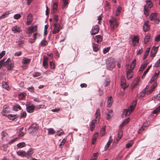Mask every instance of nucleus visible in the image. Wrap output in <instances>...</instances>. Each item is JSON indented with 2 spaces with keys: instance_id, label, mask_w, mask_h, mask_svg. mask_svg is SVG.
Returning a JSON list of instances; mask_svg holds the SVG:
<instances>
[{
  "instance_id": "1",
  "label": "nucleus",
  "mask_w": 160,
  "mask_h": 160,
  "mask_svg": "<svg viewBox=\"0 0 160 160\" xmlns=\"http://www.w3.org/2000/svg\"><path fill=\"white\" fill-rule=\"evenodd\" d=\"M54 28L52 31V33L55 34L59 32L60 29L63 28V26L58 22H54L53 24Z\"/></svg>"
},
{
  "instance_id": "2",
  "label": "nucleus",
  "mask_w": 160,
  "mask_h": 160,
  "mask_svg": "<svg viewBox=\"0 0 160 160\" xmlns=\"http://www.w3.org/2000/svg\"><path fill=\"white\" fill-rule=\"evenodd\" d=\"M110 27L111 29L113 31L114 30V26H118L119 24L118 22L117 19L116 18L114 17H111L109 21Z\"/></svg>"
},
{
  "instance_id": "3",
  "label": "nucleus",
  "mask_w": 160,
  "mask_h": 160,
  "mask_svg": "<svg viewBox=\"0 0 160 160\" xmlns=\"http://www.w3.org/2000/svg\"><path fill=\"white\" fill-rule=\"evenodd\" d=\"M95 116L96 117V120H93L92 121L91 124L95 125V123L97 122H98L100 118V112L99 109H98L96 112Z\"/></svg>"
},
{
  "instance_id": "4",
  "label": "nucleus",
  "mask_w": 160,
  "mask_h": 160,
  "mask_svg": "<svg viewBox=\"0 0 160 160\" xmlns=\"http://www.w3.org/2000/svg\"><path fill=\"white\" fill-rule=\"evenodd\" d=\"M37 125L36 124H33L28 129V132L32 134H35L37 130Z\"/></svg>"
},
{
  "instance_id": "5",
  "label": "nucleus",
  "mask_w": 160,
  "mask_h": 160,
  "mask_svg": "<svg viewBox=\"0 0 160 160\" xmlns=\"http://www.w3.org/2000/svg\"><path fill=\"white\" fill-rule=\"evenodd\" d=\"M133 109L134 107L133 105H131L129 108L128 110L127 109H124L122 112V117H123L124 115L125 117L129 115Z\"/></svg>"
},
{
  "instance_id": "6",
  "label": "nucleus",
  "mask_w": 160,
  "mask_h": 160,
  "mask_svg": "<svg viewBox=\"0 0 160 160\" xmlns=\"http://www.w3.org/2000/svg\"><path fill=\"white\" fill-rule=\"evenodd\" d=\"M99 30V27L98 25H95L92 28L91 31L92 35H95L97 33Z\"/></svg>"
},
{
  "instance_id": "7",
  "label": "nucleus",
  "mask_w": 160,
  "mask_h": 160,
  "mask_svg": "<svg viewBox=\"0 0 160 160\" xmlns=\"http://www.w3.org/2000/svg\"><path fill=\"white\" fill-rule=\"evenodd\" d=\"M33 152V149L32 148H30L27 152H25V157L29 158L31 157Z\"/></svg>"
},
{
  "instance_id": "8",
  "label": "nucleus",
  "mask_w": 160,
  "mask_h": 160,
  "mask_svg": "<svg viewBox=\"0 0 160 160\" xmlns=\"http://www.w3.org/2000/svg\"><path fill=\"white\" fill-rule=\"evenodd\" d=\"M48 58L47 57L45 56H43L42 65L45 69H47L48 68Z\"/></svg>"
},
{
  "instance_id": "9",
  "label": "nucleus",
  "mask_w": 160,
  "mask_h": 160,
  "mask_svg": "<svg viewBox=\"0 0 160 160\" xmlns=\"http://www.w3.org/2000/svg\"><path fill=\"white\" fill-rule=\"evenodd\" d=\"M158 47H155V46L153 47L151 50V56L152 57H154L155 56L157 52L158 51Z\"/></svg>"
},
{
  "instance_id": "10",
  "label": "nucleus",
  "mask_w": 160,
  "mask_h": 160,
  "mask_svg": "<svg viewBox=\"0 0 160 160\" xmlns=\"http://www.w3.org/2000/svg\"><path fill=\"white\" fill-rule=\"evenodd\" d=\"M12 30L14 33L19 32L21 31V28L17 25L13 27L12 28Z\"/></svg>"
},
{
  "instance_id": "11",
  "label": "nucleus",
  "mask_w": 160,
  "mask_h": 160,
  "mask_svg": "<svg viewBox=\"0 0 160 160\" xmlns=\"http://www.w3.org/2000/svg\"><path fill=\"white\" fill-rule=\"evenodd\" d=\"M139 42V39L138 36L134 37L132 39V43L134 46H137Z\"/></svg>"
},
{
  "instance_id": "12",
  "label": "nucleus",
  "mask_w": 160,
  "mask_h": 160,
  "mask_svg": "<svg viewBox=\"0 0 160 160\" xmlns=\"http://www.w3.org/2000/svg\"><path fill=\"white\" fill-rule=\"evenodd\" d=\"M127 78L129 79L131 78L133 76V73L132 70L128 69L126 71Z\"/></svg>"
},
{
  "instance_id": "13",
  "label": "nucleus",
  "mask_w": 160,
  "mask_h": 160,
  "mask_svg": "<svg viewBox=\"0 0 160 160\" xmlns=\"http://www.w3.org/2000/svg\"><path fill=\"white\" fill-rule=\"evenodd\" d=\"M157 86V83L156 82H155L151 87L150 89L149 90L148 94H149L151 93Z\"/></svg>"
},
{
  "instance_id": "14",
  "label": "nucleus",
  "mask_w": 160,
  "mask_h": 160,
  "mask_svg": "<svg viewBox=\"0 0 160 160\" xmlns=\"http://www.w3.org/2000/svg\"><path fill=\"white\" fill-rule=\"evenodd\" d=\"M35 107L33 104L28 106L27 108V111L29 113L32 112L34 111Z\"/></svg>"
},
{
  "instance_id": "15",
  "label": "nucleus",
  "mask_w": 160,
  "mask_h": 160,
  "mask_svg": "<svg viewBox=\"0 0 160 160\" xmlns=\"http://www.w3.org/2000/svg\"><path fill=\"white\" fill-rule=\"evenodd\" d=\"M32 16L31 14L29 13L27 17V21L26 24L28 25L30 24L32 22Z\"/></svg>"
},
{
  "instance_id": "16",
  "label": "nucleus",
  "mask_w": 160,
  "mask_h": 160,
  "mask_svg": "<svg viewBox=\"0 0 160 160\" xmlns=\"http://www.w3.org/2000/svg\"><path fill=\"white\" fill-rule=\"evenodd\" d=\"M113 99L112 96H110L108 97V101L107 102L108 106V107H110L112 105Z\"/></svg>"
},
{
  "instance_id": "17",
  "label": "nucleus",
  "mask_w": 160,
  "mask_h": 160,
  "mask_svg": "<svg viewBox=\"0 0 160 160\" xmlns=\"http://www.w3.org/2000/svg\"><path fill=\"white\" fill-rule=\"evenodd\" d=\"M94 39L96 40V42L98 43L101 42L102 40V36L100 35L96 36L95 37Z\"/></svg>"
},
{
  "instance_id": "18",
  "label": "nucleus",
  "mask_w": 160,
  "mask_h": 160,
  "mask_svg": "<svg viewBox=\"0 0 160 160\" xmlns=\"http://www.w3.org/2000/svg\"><path fill=\"white\" fill-rule=\"evenodd\" d=\"M37 26H34L32 27H30L28 29V32L29 34H31L33 32H34L36 30Z\"/></svg>"
},
{
  "instance_id": "19",
  "label": "nucleus",
  "mask_w": 160,
  "mask_h": 160,
  "mask_svg": "<svg viewBox=\"0 0 160 160\" xmlns=\"http://www.w3.org/2000/svg\"><path fill=\"white\" fill-rule=\"evenodd\" d=\"M143 28L144 31L146 32L147 31L149 28V26L148 23V22H144L143 26Z\"/></svg>"
},
{
  "instance_id": "20",
  "label": "nucleus",
  "mask_w": 160,
  "mask_h": 160,
  "mask_svg": "<svg viewBox=\"0 0 160 160\" xmlns=\"http://www.w3.org/2000/svg\"><path fill=\"white\" fill-rule=\"evenodd\" d=\"M122 136V129H120L119 130L118 132V138L117 139V141H118L120 139Z\"/></svg>"
},
{
  "instance_id": "21",
  "label": "nucleus",
  "mask_w": 160,
  "mask_h": 160,
  "mask_svg": "<svg viewBox=\"0 0 160 160\" xmlns=\"http://www.w3.org/2000/svg\"><path fill=\"white\" fill-rule=\"evenodd\" d=\"M148 63L146 61L144 62L141 65L139 71H142L147 66Z\"/></svg>"
},
{
  "instance_id": "22",
  "label": "nucleus",
  "mask_w": 160,
  "mask_h": 160,
  "mask_svg": "<svg viewBox=\"0 0 160 160\" xmlns=\"http://www.w3.org/2000/svg\"><path fill=\"white\" fill-rule=\"evenodd\" d=\"M157 16V14L156 13H152L150 15L149 18L150 20L152 21L156 18Z\"/></svg>"
},
{
  "instance_id": "23",
  "label": "nucleus",
  "mask_w": 160,
  "mask_h": 160,
  "mask_svg": "<svg viewBox=\"0 0 160 160\" xmlns=\"http://www.w3.org/2000/svg\"><path fill=\"white\" fill-rule=\"evenodd\" d=\"M112 111L111 110H110L107 114V118L108 120L110 119L113 116Z\"/></svg>"
},
{
  "instance_id": "24",
  "label": "nucleus",
  "mask_w": 160,
  "mask_h": 160,
  "mask_svg": "<svg viewBox=\"0 0 160 160\" xmlns=\"http://www.w3.org/2000/svg\"><path fill=\"white\" fill-rule=\"evenodd\" d=\"M14 66L13 63L10 62L9 64H8L7 66V69L8 70H12Z\"/></svg>"
},
{
  "instance_id": "25",
  "label": "nucleus",
  "mask_w": 160,
  "mask_h": 160,
  "mask_svg": "<svg viewBox=\"0 0 160 160\" xmlns=\"http://www.w3.org/2000/svg\"><path fill=\"white\" fill-rule=\"evenodd\" d=\"M144 13L146 16H148L149 14L148 7L146 5H145L144 7Z\"/></svg>"
},
{
  "instance_id": "26",
  "label": "nucleus",
  "mask_w": 160,
  "mask_h": 160,
  "mask_svg": "<svg viewBox=\"0 0 160 160\" xmlns=\"http://www.w3.org/2000/svg\"><path fill=\"white\" fill-rule=\"evenodd\" d=\"M58 6V4L57 3L55 2L53 4L52 8L53 13H55L57 11Z\"/></svg>"
},
{
  "instance_id": "27",
  "label": "nucleus",
  "mask_w": 160,
  "mask_h": 160,
  "mask_svg": "<svg viewBox=\"0 0 160 160\" xmlns=\"http://www.w3.org/2000/svg\"><path fill=\"white\" fill-rule=\"evenodd\" d=\"M8 117L10 120H13L17 118L18 116L17 115L9 114L8 115Z\"/></svg>"
},
{
  "instance_id": "28",
  "label": "nucleus",
  "mask_w": 160,
  "mask_h": 160,
  "mask_svg": "<svg viewBox=\"0 0 160 160\" xmlns=\"http://www.w3.org/2000/svg\"><path fill=\"white\" fill-rule=\"evenodd\" d=\"M151 67V65H150L149 66H148V68L146 69L144 71V72L143 75L142 77V79H143L145 76L146 74H147V73L149 71V69Z\"/></svg>"
},
{
  "instance_id": "29",
  "label": "nucleus",
  "mask_w": 160,
  "mask_h": 160,
  "mask_svg": "<svg viewBox=\"0 0 160 160\" xmlns=\"http://www.w3.org/2000/svg\"><path fill=\"white\" fill-rule=\"evenodd\" d=\"M17 154L19 156L22 157H25V152L24 151H17Z\"/></svg>"
},
{
  "instance_id": "30",
  "label": "nucleus",
  "mask_w": 160,
  "mask_h": 160,
  "mask_svg": "<svg viewBox=\"0 0 160 160\" xmlns=\"http://www.w3.org/2000/svg\"><path fill=\"white\" fill-rule=\"evenodd\" d=\"M105 128L106 126H103L100 132V134L101 135V136H103L105 135Z\"/></svg>"
},
{
  "instance_id": "31",
  "label": "nucleus",
  "mask_w": 160,
  "mask_h": 160,
  "mask_svg": "<svg viewBox=\"0 0 160 160\" xmlns=\"http://www.w3.org/2000/svg\"><path fill=\"white\" fill-rule=\"evenodd\" d=\"M30 59L24 58L23 59L22 62L24 64H28L30 62Z\"/></svg>"
},
{
  "instance_id": "32",
  "label": "nucleus",
  "mask_w": 160,
  "mask_h": 160,
  "mask_svg": "<svg viewBox=\"0 0 160 160\" xmlns=\"http://www.w3.org/2000/svg\"><path fill=\"white\" fill-rule=\"evenodd\" d=\"M9 14V11L6 12L5 13L2 15L1 17H0V20L7 17Z\"/></svg>"
},
{
  "instance_id": "33",
  "label": "nucleus",
  "mask_w": 160,
  "mask_h": 160,
  "mask_svg": "<svg viewBox=\"0 0 160 160\" xmlns=\"http://www.w3.org/2000/svg\"><path fill=\"white\" fill-rule=\"evenodd\" d=\"M136 60L134 59L132 62L129 69L132 70L135 66Z\"/></svg>"
},
{
  "instance_id": "34",
  "label": "nucleus",
  "mask_w": 160,
  "mask_h": 160,
  "mask_svg": "<svg viewBox=\"0 0 160 160\" xmlns=\"http://www.w3.org/2000/svg\"><path fill=\"white\" fill-rule=\"evenodd\" d=\"M115 65L114 63H109L107 66V68L109 70H112L115 67Z\"/></svg>"
},
{
  "instance_id": "35",
  "label": "nucleus",
  "mask_w": 160,
  "mask_h": 160,
  "mask_svg": "<svg viewBox=\"0 0 160 160\" xmlns=\"http://www.w3.org/2000/svg\"><path fill=\"white\" fill-rule=\"evenodd\" d=\"M13 110L15 111H18L21 109V107L18 104H17L13 107Z\"/></svg>"
},
{
  "instance_id": "36",
  "label": "nucleus",
  "mask_w": 160,
  "mask_h": 160,
  "mask_svg": "<svg viewBox=\"0 0 160 160\" xmlns=\"http://www.w3.org/2000/svg\"><path fill=\"white\" fill-rule=\"evenodd\" d=\"M9 112V110L3 109L1 113L2 115L6 116L7 115V114Z\"/></svg>"
},
{
  "instance_id": "37",
  "label": "nucleus",
  "mask_w": 160,
  "mask_h": 160,
  "mask_svg": "<svg viewBox=\"0 0 160 160\" xmlns=\"http://www.w3.org/2000/svg\"><path fill=\"white\" fill-rule=\"evenodd\" d=\"M133 143V141L131 140L128 143L126 144V147L127 148H129L132 146Z\"/></svg>"
},
{
  "instance_id": "38",
  "label": "nucleus",
  "mask_w": 160,
  "mask_h": 160,
  "mask_svg": "<svg viewBox=\"0 0 160 160\" xmlns=\"http://www.w3.org/2000/svg\"><path fill=\"white\" fill-rule=\"evenodd\" d=\"M48 44V42L46 40H43L41 42L40 45L42 47H44Z\"/></svg>"
},
{
  "instance_id": "39",
  "label": "nucleus",
  "mask_w": 160,
  "mask_h": 160,
  "mask_svg": "<svg viewBox=\"0 0 160 160\" xmlns=\"http://www.w3.org/2000/svg\"><path fill=\"white\" fill-rule=\"evenodd\" d=\"M98 132L96 133L94 135L93 137L92 138V143L93 144H94V142H95L98 138Z\"/></svg>"
},
{
  "instance_id": "40",
  "label": "nucleus",
  "mask_w": 160,
  "mask_h": 160,
  "mask_svg": "<svg viewBox=\"0 0 160 160\" xmlns=\"http://www.w3.org/2000/svg\"><path fill=\"white\" fill-rule=\"evenodd\" d=\"M150 49V48H147L146 51L145 53L143 56V59H145L148 56V55Z\"/></svg>"
},
{
  "instance_id": "41",
  "label": "nucleus",
  "mask_w": 160,
  "mask_h": 160,
  "mask_svg": "<svg viewBox=\"0 0 160 160\" xmlns=\"http://www.w3.org/2000/svg\"><path fill=\"white\" fill-rule=\"evenodd\" d=\"M146 3L150 8H151L152 7V3L151 0H146Z\"/></svg>"
},
{
  "instance_id": "42",
  "label": "nucleus",
  "mask_w": 160,
  "mask_h": 160,
  "mask_svg": "<svg viewBox=\"0 0 160 160\" xmlns=\"http://www.w3.org/2000/svg\"><path fill=\"white\" fill-rule=\"evenodd\" d=\"M98 44L94 43H93V50L94 51L97 52L98 50Z\"/></svg>"
},
{
  "instance_id": "43",
  "label": "nucleus",
  "mask_w": 160,
  "mask_h": 160,
  "mask_svg": "<svg viewBox=\"0 0 160 160\" xmlns=\"http://www.w3.org/2000/svg\"><path fill=\"white\" fill-rule=\"evenodd\" d=\"M2 87L3 88L7 89H8V88H9L8 85L6 82H2Z\"/></svg>"
},
{
  "instance_id": "44",
  "label": "nucleus",
  "mask_w": 160,
  "mask_h": 160,
  "mask_svg": "<svg viewBox=\"0 0 160 160\" xmlns=\"http://www.w3.org/2000/svg\"><path fill=\"white\" fill-rule=\"evenodd\" d=\"M160 111V105L153 112V114H157Z\"/></svg>"
},
{
  "instance_id": "45",
  "label": "nucleus",
  "mask_w": 160,
  "mask_h": 160,
  "mask_svg": "<svg viewBox=\"0 0 160 160\" xmlns=\"http://www.w3.org/2000/svg\"><path fill=\"white\" fill-rule=\"evenodd\" d=\"M25 143L23 142H22L18 144L17 145V147H18V148H20L24 147L25 146Z\"/></svg>"
},
{
  "instance_id": "46",
  "label": "nucleus",
  "mask_w": 160,
  "mask_h": 160,
  "mask_svg": "<svg viewBox=\"0 0 160 160\" xmlns=\"http://www.w3.org/2000/svg\"><path fill=\"white\" fill-rule=\"evenodd\" d=\"M66 141V138H64L62 139V142H61L60 144L59 145V147L61 148H62L65 142Z\"/></svg>"
},
{
  "instance_id": "47",
  "label": "nucleus",
  "mask_w": 160,
  "mask_h": 160,
  "mask_svg": "<svg viewBox=\"0 0 160 160\" xmlns=\"http://www.w3.org/2000/svg\"><path fill=\"white\" fill-rule=\"evenodd\" d=\"M10 62H11V60L9 58L4 63V66L6 67L8 64H9Z\"/></svg>"
},
{
  "instance_id": "48",
  "label": "nucleus",
  "mask_w": 160,
  "mask_h": 160,
  "mask_svg": "<svg viewBox=\"0 0 160 160\" xmlns=\"http://www.w3.org/2000/svg\"><path fill=\"white\" fill-rule=\"evenodd\" d=\"M111 136H110L109 137V141L107 143L106 145V146L105 147L107 146V148H108L110 145L111 144V143L112 140L111 139Z\"/></svg>"
},
{
  "instance_id": "49",
  "label": "nucleus",
  "mask_w": 160,
  "mask_h": 160,
  "mask_svg": "<svg viewBox=\"0 0 160 160\" xmlns=\"http://www.w3.org/2000/svg\"><path fill=\"white\" fill-rule=\"evenodd\" d=\"M110 49V47L104 48L103 50V53L104 54L106 53L107 52H108L109 51Z\"/></svg>"
},
{
  "instance_id": "50",
  "label": "nucleus",
  "mask_w": 160,
  "mask_h": 160,
  "mask_svg": "<svg viewBox=\"0 0 160 160\" xmlns=\"http://www.w3.org/2000/svg\"><path fill=\"white\" fill-rule=\"evenodd\" d=\"M150 38V36H146V37L144 40L145 43H147L149 42V39Z\"/></svg>"
},
{
  "instance_id": "51",
  "label": "nucleus",
  "mask_w": 160,
  "mask_h": 160,
  "mask_svg": "<svg viewBox=\"0 0 160 160\" xmlns=\"http://www.w3.org/2000/svg\"><path fill=\"white\" fill-rule=\"evenodd\" d=\"M145 90H143L139 95V98L143 97L145 95Z\"/></svg>"
},
{
  "instance_id": "52",
  "label": "nucleus",
  "mask_w": 160,
  "mask_h": 160,
  "mask_svg": "<svg viewBox=\"0 0 160 160\" xmlns=\"http://www.w3.org/2000/svg\"><path fill=\"white\" fill-rule=\"evenodd\" d=\"M55 133L54 130L52 128H49L48 129V133L49 134H53Z\"/></svg>"
},
{
  "instance_id": "53",
  "label": "nucleus",
  "mask_w": 160,
  "mask_h": 160,
  "mask_svg": "<svg viewBox=\"0 0 160 160\" xmlns=\"http://www.w3.org/2000/svg\"><path fill=\"white\" fill-rule=\"evenodd\" d=\"M63 5L62 6V8H64L65 6L68 4V2L67 0H63Z\"/></svg>"
},
{
  "instance_id": "54",
  "label": "nucleus",
  "mask_w": 160,
  "mask_h": 160,
  "mask_svg": "<svg viewBox=\"0 0 160 160\" xmlns=\"http://www.w3.org/2000/svg\"><path fill=\"white\" fill-rule=\"evenodd\" d=\"M50 66L51 68L52 69H54L55 68L54 63L52 62H50Z\"/></svg>"
},
{
  "instance_id": "55",
  "label": "nucleus",
  "mask_w": 160,
  "mask_h": 160,
  "mask_svg": "<svg viewBox=\"0 0 160 160\" xmlns=\"http://www.w3.org/2000/svg\"><path fill=\"white\" fill-rule=\"evenodd\" d=\"M7 135V134L4 132H2L1 133V137L2 139L4 138Z\"/></svg>"
},
{
  "instance_id": "56",
  "label": "nucleus",
  "mask_w": 160,
  "mask_h": 160,
  "mask_svg": "<svg viewBox=\"0 0 160 160\" xmlns=\"http://www.w3.org/2000/svg\"><path fill=\"white\" fill-rule=\"evenodd\" d=\"M28 90L30 92H34V88L33 87H28L27 88Z\"/></svg>"
},
{
  "instance_id": "57",
  "label": "nucleus",
  "mask_w": 160,
  "mask_h": 160,
  "mask_svg": "<svg viewBox=\"0 0 160 160\" xmlns=\"http://www.w3.org/2000/svg\"><path fill=\"white\" fill-rule=\"evenodd\" d=\"M21 17V16L20 14H17L14 15V18L16 19H18L19 18H20Z\"/></svg>"
},
{
  "instance_id": "58",
  "label": "nucleus",
  "mask_w": 160,
  "mask_h": 160,
  "mask_svg": "<svg viewBox=\"0 0 160 160\" xmlns=\"http://www.w3.org/2000/svg\"><path fill=\"white\" fill-rule=\"evenodd\" d=\"M155 67H160V59H159L156 63Z\"/></svg>"
},
{
  "instance_id": "59",
  "label": "nucleus",
  "mask_w": 160,
  "mask_h": 160,
  "mask_svg": "<svg viewBox=\"0 0 160 160\" xmlns=\"http://www.w3.org/2000/svg\"><path fill=\"white\" fill-rule=\"evenodd\" d=\"M26 95V93H22L19 94L20 97H21L22 99H24Z\"/></svg>"
},
{
  "instance_id": "60",
  "label": "nucleus",
  "mask_w": 160,
  "mask_h": 160,
  "mask_svg": "<svg viewBox=\"0 0 160 160\" xmlns=\"http://www.w3.org/2000/svg\"><path fill=\"white\" fill-rule=\"evenodd\" d=\"M58 16L57 15H55L54 17V22H58Z\"/></svg>"
},
{
  "instance_id": "61",
  "label": "nucleus",
  "mask_w": 160,
  "mask_h": 160,
  "mask_svg": "<svg viewBox=\"0 0 160 160\" xmlns=\"http://www.w3.org/2000/svg\"><path fill=\"white\" fill-rule=\"evenodd\" d=\"M155 40L158 42L160 41V34L158 35L155 38Z\"/></svg>"
},
{
  "instance_id": "62",
  "label": "nucleus",
  "mask_w": 160,
  "mask_h": 160,
  "mask_svg": "<svg viewBox=\"0 0 160 160\" xmlns=\"http://www.w3.org/2000/svg\"><path fill=\"white\" fill-rule=\"evenodd\" d=\"M129 118H128L124 120L123 121V123L125 124V125H126L128 123V122H129Z\"/></svg>"
},
{
  "instance_id": "63",
  "label": "nucleus",
  "mask_w": 160,
  "mask_h": 160,
  "mask_svg": "<svg viewBox=\"0 0 160 160\" xmlns=\"http://www.w3.org/2000/svg\"><path fill=\"white\" fill-rule=\"evenodd\" d=\"M18 138H16L14 139L11 140L9 142V144H12L13 142L16 141Z\"/></svg>"
},
{
  "instance_id": "64",
  "label": "nucleus",
  "mask_w": 160,
  "mask_h": 160,
  "mask_svg": "<svg viewBox=\"0 0 160 160\" xmlns=\"http://www.w3.org/2000/svg\"><path fill=\"white\" fill-rule=\"evenodd\" d=\"M160 73V71H158V72H155L153 76V77L154 78H156V79L158 77L159 75V74Z\"/></svg>"
}]
</instances>
